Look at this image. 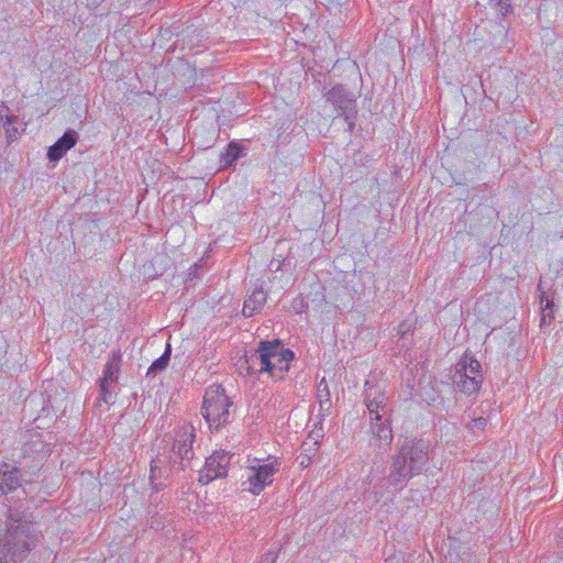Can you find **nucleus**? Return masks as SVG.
Returning a JSON list of instances; mask_svg holds the SVG:
<instances>
[{"mask_svg": "<svg viewBox=\"0 0 563 563\" xmlns=\"http://www.w3.org/2000/svg\"><path fill=\"white\" fill-rule=\"evenodd\" d=\"M0 542V563H22L37 543L31 516L11 510Z\"/></svg>", "mask_w": 563, "mask_h": 563, "instance_id": "obj_1", "label": "nucleus"}, {"mask_svg": "<svg viewBox=\"0 0 563 563\" xmlns=\"http://www.w3.org/2000/svg\"><path fill=\"white\" fill-rule=\"evenodd\" d=\"M428 461V443L422 440L404 442L398 453L393 456V463L386 478V486L391 495L399 492L411 477L422 473Z\"/></svg>", "mask_w": 563, "mask_h": 563, "instance_id": "obj_2", "label": "nucleus"}, {"mask_svg": "<svg viewBox=\"0 0 563 563\" xmlns=\"http://www.w3.org/2000/svg\"><path fill=\"white\" fill-rule=\"evenodd\" d=\"M279 462L272 456L266 460H250L244 471L243 489L253 495H260L274 482V475L279 471Z\"/></svg>", "mask_w": 563, "mask_h": 563, "instance_id": "obj_3", "label": "nucleus"}, {"mask_svg": "<svg viewBox=\"0 0 563 563\" xmlns=\"http://www.w3.org/2000/svg\"><path fill=\"white\" fill-rule=\"evenodd\" d=\"M231 401L219 385L206 389L201 412L209 428L218 430L229 421Z\"/></svg>", "mask_w": 563, "mask_h": 563, "instance_id": "obj_4", "label": "nucleus"}, {"mask_svg": "<svg viewBox=\"0 0 563 563\" xmlns=\"http://www.w3.org/2000/svg\"><path fill=\"white\" fill-rule=\"evenodd\" d=\"M261 362L266 367L265 373L274 379H282L288 372L294 353L285 349L278 340L261 342Z\"/></svg>", "mask_w": 563, "mask_h": 563, "instance_id": "obj_5", "label": "nucleus"}, {"mask_svg": "<svg viewBox=\"0 0 563 563\" xmlns=\"http://www.w3.org/2000/svg\"><path fill=\"white\" fill-rule=\"evenodd\" d=\"M452 382L463 394L473 395L477 393L482 385L479 362L467 355L463 356L455 366Z\"/></svg>", "mask_w": 563, "mask_h": 563, "instance_id": "obj_6", "label": "nucleus"}, {"mask_svg": "<svg viewBox=\"0 0 563 563\" xmlns=\"http://www.w3.org/2000/svg\"><path fill=\"white\" fill-rule=\"evenodd\" d=\"M120 356L113 353L110 360L104 365L103 376L99 380V404L101 401H103L107 405L114 402V398L117 395V384L120 373Z\"/></svg>", "mask_w": 563, "mask_h": 563, "instance_id": "obj_7", "label": "nucleus"}, {"mask_svg": "<svg viewBox=\"0 0 563 563\" xmlns=\"http://www.w3.org/2000/svg\"><path fill=\"white\" fill-rule=\"evenodd\" d=\"M195 440V428L191 424H183L175 431L174 444L172 448V461L183 466L184 461L192 457V443Z\"/></svg>", "mask_w": 563, "mask_h": 563, "instance_id": "obj_8", "label": "nucleus"}, {"mask_svg": "<svg viewBox=\"0 0 563 563\" xmlns=\"http://www.w3.org/2000/svg\"><path fill=\"white\" fill-rule=\"evenodd\" d=\"M175 464L172 457L165 453L158 454L151 461L148 482L153 492L158 493L167 486L172 467Z\"/></svg>", "mask_w": 563, "mask_h": 563, "instance_id": "obj_9", "label": "nucleus"}, {"mask_svg": "<svg viewBox=\"0 0 563 563\" xmlns=\"http://www.w3.org/2000/svg\"><path fill=\"white\" fill-rule=\"evenodd\" d=\"M366 386L365 405L368 411L369 420L386 421L390 412L387 396L383 391L371 387L368 382L366 383Z\"/></svg>", "mask_w": 563, "mask_h": 563, "instance_id": "obj_10", "label": "nucleus"}, {"mask_svg": "<svg viewBox=\"0 0 563 563\" xmlns=\"http://www.w3.org/2000/svg\"><path fill=\"white\" fill-rule=\"evenodd\" d=\"M231 455L224 451L214 452L206 460L200 482H211L227 475Z\"/></svg>", "mask_w": 563, "mask_h": 563, "instance_id": "obj_11", "label": "nucleus"}, {"mask_svg": "<svg viewBox=\"0 0 563 563\" xmlns=\"http://www.w3.org/2000/svg\"><path fill=\"white\" fill-rule=\"evenodd\" d=\"M373 444L382 451H387L393 442V430L390 427V417L386 421L369 420Z\"/></svg>", "mask_w": 563, "mask_h": 563, "instance_id": "obj_12", "label": "nucleus"}, {"mask_svg": "<svg viewBox=\"0 0 563 563\" xmlns=\"http://www.w3.org/2000/svg\"><path fill=\"white\" fill-rule=\"evenodd\" d=\"M325 99L341 111L339 115L345 114L349 110H352L355 102V96L347 91L342 85H338L328 91Z\"/></svg>", "mask_w": 563, "mask_h": 563, "instance_id": "obj_13", "label": "nucleus"}, {"mask_svg": "<svg viewBox=\"0 0 563 563\" xmlns=\"http://www.w3.org/2000/svg\"><path fill=\"white\" fill-rule=\"evenodd\" d=\"M77 139L78 134L76 131L69 130L65 132V134L48 148L47 157L49 161L55 162L62 158L68 150L75 146Z\"/></svg>", "mask_w": 563, "mask_h": 563, "instance_id": "obj_14", "label": "nucleus"}, {"mask_svg": "<svg viewBox=\"0 0 563 563\" xmlns=\"http://www.w3.org/2000/svg\"><path fill=\"white\" fill-rule=\"evenodd\" d=\"M21 484L20 471L16 467L9 468L8 464L0 465V492L8 494Z\"/></svg>", "mask_w": 563, "mask_h": 563, "instance_id": "obj_15", "label": "nucleus"}, {"mask_svg": "<svg viewBox=\"0 0 563 563\" xmlns=\"http://www.w3.org/2000/svg\"><path fill=\"white\" fill-rule=\"evenodd\" d=\"M266 302V294L262 287H256L251 295L245 299L243 306V316L246 318L252 317L260 311Z\"/></svg>", "mask_w": 563, "mask_h": 563, "instance_id": "obj_16", "label": "nucleus"}, {"mask_svg": "<svg viewBox=\"0 0 563 563\" xmlns=\"http://www.w3.org/2000/svg\"><path fill=\"white\" fill-rule=\"evenodd\" d=\"M261 345L257 350L253 351L250 355H245L244 361L240 364V369L245 371L247 375L265 373V366L261 362Z\"/></svg>", "mask_w": 563, "mask_h": 563, "instance_id": "obj_17", "label": "nucleus"}, {"mask_svg": "<svg viewBox=\"0 0 563 563\" xmlns=\"http://www.w3.org/2000/svg\"><path fill=\"white\" fill-rule=\"evenodd\" d=\"M169 358H170V345L167 344L165 352L157 360H155L152 363V365L147 369L146 375L154 376L157 373L164 371L168 365Z\"/></svg>", "mask_w": 563, "mask_h": 563, "instance_id": "obj_18", "label": "nucleus"}, {"mask_svg": "<svg viewBox=\"0 0 563 563\" xmlns=\"http://www.w3.org/2000/svg\"><path fill=\"white\" fill-rule=\"evenodd\" d=\"M318 397H319L320 409L322 411H328L331 408V399H330V391L328 389V385L325 384L324 379H322L318 386Z\"/></svg>", "mask_w": 563, "mask_h": 563, "instance_id": "obj_19", "label": "nucleus"}, {"mask_svg": "<svg viewBox=\"0 0 563 563\" xmlns=\"http://www.w3.org/2000/svg\"><path fill=\"white\" fill-rule=\"evenodd\" d=\"M544 299L541 298V305H543ZM542 313H541V325L549 324L552 319L554 318L553 312V302L549 299H545L544 306L541 307Z\"/></svg>", "mask_w": 563, "mask_h": 563, "instance_id": "obj_20", "label": "nucleus"}, {"mask_svg": "<svg viewBox=\"0 0 563 563\" xmlns=\"http://www.w3.org/2000/svg\"><path fill=\"white\" fill-rule=\"evenodd\" d=\"M19 118L10 113V109L7 104L0 103V124L7 122L8 124L16 123Z\"/></svg>", "mask_w": 563, "mask_h": 563, "instance_id": "obj_21", "label": "nucleus"}, {"mask_svg": "<svg viewBox=\"0 0 563 563\" xmlns=\"http://www.w3.org/2000/svg\"><path fill=\"white\" fill-rule=\"evenodd\" d=\"M489 4L503 15L507 14L511 8L510 0H489Z\"/></svg>", "mask_w": 563, "mask_h": 563, "instance_id": "obj_22", "label": "nucleus"}, {"mask_svg": "<svg viewBox=\"0 0 563 563\" xmlns=\"http://www.w3.org/2000/svg\"><path fill=\"white\" fill-rule=\"evenodd\" d=\"M1 125L5 132L8 142H12L18 139L19 129L15 126V123L8 124L7 122H3Z\"/></svg>", "mask_w": 563, "mask_h": 563, "instance_id": "obj_23", "label": "nucleus"}, {"mask_svg": "<svg viewBox=\"0 0 563 563\" xmlns=\"http://www.w3.org/2000/svg\"><path fill=\"white\" fill-rule=\"evenodd\" d=\"M487 424V420L486 418H483V417H479V418H475L473 419L470 424H468V428L472 430V431H476V430H484L485 427Z\"/></svg>", "mask_w": 563, "mask_h": 563, "instance_id": "obj_24", "label": "nucleus"}, {"mask_svg": "<svg viewBox=\"0 0 563 563\" xmlns=\"http://www.w3.org/2000/svg\"><path fill=\"white\" fill-rule=\"evenodd\" d=\"M291 307L296 313H301L306 307L303 298L302 297L295 298Z\"/></svg>", "mask_w": 563, "mask_h": 563, "instance_id": "obj_25", "label": "nucleus"}, {"mask_svg": "<svg viewBox=\"0 0 563 563\" xmlns=\"http://www.w3.org/2000/svg\"><path fill=\"white\" fill-rule=\"evenodd\" d=\"M411 331V322L409 321H404L401 322L398 328H397V334L402 338L405 336L408 332Z\"/></svg>", "mask_w": 563, "mask_h": 563, "instance_id": "obj_26", "label": "nucleus"}, {"mask_svg": "<svg viewBox=\"0 0 563 563\" xmlns=\"http://www.w3.org/2000/svg\"><path fill=\"white\" fill-rule=\"evenodd\" d=\"M239 154H240L239 146L236 144L230 143L228 151H227V156L230 157L232 161H234L239 157Z\"/></svg>", "mask_w": 563, "mask_h": 563, "instance_id": "obj_27", "label": "nucleus"}, {"mask_svg": "<svg viewBox=\"0 0 563 563\" xmlns=\"http://www.w3.org/2000/svg\"><path fill=\"white\" fill-rule=\"evenodd\" d=\"M277 555L273 552H267L262 558L261 563H275Z\"/></svg>", "mask_w": 563, "mask_h": 563, "instance_id": "obj_28", "label": "nucleus"}]
</instances>
